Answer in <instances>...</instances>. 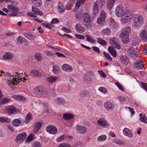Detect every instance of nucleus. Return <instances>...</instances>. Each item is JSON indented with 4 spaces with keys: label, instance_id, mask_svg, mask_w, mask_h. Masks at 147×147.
Instances as JSON below:
<instances>
[{
    "label": "nucleus",
    "instance_id": "f257e3e1",
    "mask_svg": "<svg viewBox=\"0 0 147 147\" xmlns=\"http://www.w3.org/2000/svg\"><path fill=\"white\" fill-rule=\"evenodd\" d=\"M131 29L129 27L125 28L123 30L120 34L123 42L125 44L127 43L129 41V35L131 32Z\"/></svg>",
    "mask_w": 147,
    "mask_h": 147
},
{
    "label": "nucleus",
    "instance_id": "f03ea898",
    "mask_svg": "<svg viewBox=\"0 0 147 147\" xmlns=\"http://www.w3.org/2000/svg\"><path fill=\"white\" fill-rule=\"evenodd\" d=\"M104 0H97L93 6V13L96 16L99 13V9L104 5Z\"/></svg>",
    "mask_w": 147,
    "mask_h": 147
},
{
    "label": "nucleus",
    "instance_id": "7ed1b4c3",
    "mask_svg": "<svg viewBox=\"0 0 147 147\" xmlns=\"http://www.w3.org/2000/svg\"><path fill=\"white\" fill-rule=\"evenodd\" d=\"M133 13L129 10L125 11V13L121 16V21L123 23H126L130 21L132 18Z\"/></svg>",
    "mask_w": 147,
    "mask_h": 147
},
{
    "label": "nucleus",
    "instance_id": "20e7f679",
    "mask_svg": "<svg viewBox=\"0 0 147 147\" xmlns=\"http://www.w3.org/2000/svg\"><path fill=\"white\" fill-rule=\"evenodd\" d=\"M133 26L135 27L140 28L143 23V18L139 15L134 16L132 19Z\"/></svg>",
    "mask_w": 147,
    "mask_h": 147
},
{
    "label": "nucleus",
    "instance_id": "39448f33",
    "mask_svg": "<svg viewBox=\"0 0 147 147\" xmlns=\"http://www.w3.org/2000/svg\"><path fill=\"white\" fill-rule=\"evenodd\" d=\"M83 24L87 28H90L91 26V21L88 13L85 12L82 16Z\"/></svg>",
    "mask_w": 147,
    "mask_h": 147
},
{
    "label": "nucleus",
    "instance_id": "423d86ee",
    "mask_svg": "<svg viewBox=\"0 0 147 147\" xmlns=\"http://www.w3.org/2000/svg\"><path fill=\"white\" fill-rule=\"evenodd\" d=\"M125 13L124 8L122 5L121 4L117 5L115 9L116 16L118 17H121Z\"/></svg>",
    "mask_w": 147,
    "mask_h": 147
},
{
    "label": "nucleus",
    "instance_id": "0eeeda50",
    "mask_svg": "<svg viewBox=\"0 0 147 147\" xmlns=\"http://www.w3.org/2000/svg\"><path fill=\"white\" fill-rule=\"evenodd\" d=\"M128 53L134 59H137L138 58V56L139 53L134 48H130L128 50Z\"/></svg>",
    "mask_w": 147,
    "mask_h": 147
},
{
    "label": "nucleus",
    "instance_id": "6e6552de",
    "mask_svg": "<svg viewBox=\"0 0 147 147\" xmlns=\"http://www.w3.org/2000/svg\"><path fill=\"white\" fill-rule=\"evenodd\" d=\"M7 8L10 9L11 12V14L9 15L11 16H16L17 15V12L19 10V9L18 7L11 5H8Z\"/></svg>",
    "mask_w": 147,
    "mask_h": 147
},
{
    "label": "nucleus",
    "instance_id": "1a4fd4ad",
    "mask_svg": "<svg viewBox=\"0 0 147 147\" xmlns=\"http://www.w3.org/2000/svg\"><path fill=\"white\" fill-rule=\"evenodd\" d=\"M44 88L41 86H38L34 89V93L35 94L37 95H41L44 93Z\"/></svg>",
    "mask_w": 147,
    "mask_h": 147
},
{
    "label": "nucleus",
    "instance_id": "9d476101",
    "mask_svg": "<svg viewBox=\"0 0 147 147\" xmlns=\"http://www.w3.org/2000/svg\"><path fill=\"white\" fill-rule=\"evenodd\" d=\"M47 131L50 134H55L57 132V128L54 125H48L46 129Z\"/></svg>",
    "mask_w": 147,
    "mask_h": 147
},
{
    "label": "nucleus",
    "instance_id": "9b49d317",
    "mask_svg": "<svg viewBox=\"0 0 147 147\" xmlns=\"http://www.w3.org/2000/svg\"><path fill=\"white\" fill-rule=\"evenodd\" d=\"M5 109L7 113L10 114H15L18 112L15 107L13 106H7Z\"/></svg>",
    "mask_w": 147,
    "mask_h": 147
},
{
    "label": "nucleus",
    "instance_id": "f8f14e48",
    "mask_svg": "<svg viewBox=\"0 0 147 147\" xmlns=\"http://www.w3.org/2000/svg\"><path fill=\"white\" fill-rule=\"evenodd\" d=\"M77 131L81 134H84L87 131V128L85 126H82L79 124H77L76 126Z\"/></svg>",
    "mask_w": 147,
    "mask_h": 147
},
{
    "label": "nucleus",
    "instance_id": "ddd939ff",
    "mask_svg": "<svg viewBox=\"0 0 147 147\" xmlns=\"http://www.w3.org/2000/svg\"><path fill=\"white\" fill-rule=\"evenodd\" d=\"M111 44L115 48L120 49L121 48L120 45L119 44L118 40L116 38H113L110 41Z\"/></svg>",
    "mask_w": 147,
    "mask_h": 147
},
{
    "label": "nucleus",
    "instance_id": "4468645a",
    "mask_svg": "<svg viewBox=\"0 0 147 147\" xmlns=\"http://www.w3.org/2000/svg\"><path fill=\"white\" fill-rule=\"evenodd\" d=\"M104 107L107 111L112 110L114 108L113 104L110 101H107L105 102L104 104Z\"/></svg>",
    "mask_w": 147,
    "mask_h": 147
},
{
    "label": "nucleus",
    "instance_id": "2eb2a0df",
    "mask_svg": "<svg viewBox=\"0 0 147 147\" xmlns=\"http://www.w3.org/2000/svg\"><path fill=\"white\" fill-rule=\"evenodd\" d=\"M123 133L124 135L129 138H131L133 136V134L131 131L127 128H125L123 130Z\"/></svg>",
    "mask_w": 147,
    "mask_h": 147
},
{
    "label": "nucleus",
    "instance_id": "dca6fc26",
    "mask_svg": "<svg viewBox=\"0 0 147 147\" xmlns=\"http://www.w3.org/2000/svg\"><path fill=\"white\" fill-rule=\"evenodd\" d=\"M141 40L144 42L147 41V32L145 30H142L140 34Z\"/></svg>",
    "mask_w": 147,
    "mask_h": 147
},
{
    "label": "nucleus",
    "instance_id": "f3484780",
    "mask_svg": "<svg viewBox=\"0 0 147 147\" xmlns=\"http://www.w3.org/2000/svg\"><path fill=\"white\" fill-rule=\"evenodd\" d=\"M97 124L99 125L102 126H109V125L107 122V121L105 119L101 118L97 121Z\"/></svg>",
    "mask_w": 147,
    "mask_h": 147
},
{
    "label": "nucleus",
    "instance_id": "a211bd4d",
    "mask_svg": "<svg viewBox=\"0 0 147 147\" xmlns=\"http://www.w3.org/2000/svg\"><path fill=\"white\" fill-rule=\"evenodd\" d=\"M26 133L24 132L18 135L16 139L18 142H22L26 138Z\"/></svg>",
    "mask_w": 147,
    "mask_h": 147
},
{
    "label": "nucleus",
    "instance_id": "6ab92c4d",
    "mask_svg": "<svg viewBox=\"0 0 147 147\" xmlns=\"http://www.w3.org/2000/svg\"><path fill=\"white\" fill-rule=\"evenodd\" d=\"M135 65L137 69H142L144 67V63L141 60L137 59Z\"/></svg>",
    "mask_w": 147,
    "mask_h": 147
},
{
    "label": "nucleus",
    "instance_id": "aec40b11",
    "mask_svg": "<svg viewBox=\"0 0 147 147\" xmlns=\"http://www.w3.org/2000/svg\"><path fill=\"white\" fill-rule=\"evenodd\" d=\"M62 68L64 71L67 72H71L73 70L72 66L67 64H64L62 65Z\"/></svg>",
    "mask_w": 147,
    "mask_h": 147
},
{
    "label": "nucleus",
    "instance_id": "412c9836",
    "mask_svg": "<svg viewBox=\"0 0 147 147\" xmlns=\"http://www.w3.org/2000/svg\"><path fill=\"white\" fill-rule=\"evenodd\" d=\"M75 28L76 31L80 33H82L84 31V28L79 24H76Z\"/></svg>",
    "mask_w": 147,
    "mask_h": 147
},
{
    "label": "nucleus",
    "instance_id": "4be33fe9",
    "mask_svg": "<svg viewBox=\"0 0 147 147\" xmlns=\"http://www.w3.org/2000/svg\"><path fill=\"white\" fill-rule=\"evenodd\" d=\"M116 0H108L107 3V8L109 10H111Z\"/></svg>",
    "mask_w": 147,
    "mask_h": 147
},
{
    "label": "nucleus",
    "instance_id": "5701e85b",
    "mask_svg": "<svg viewBox=\"0 0 147 147\" xmlns=\"http://www.w3.org/2000/svg\"><path fill=\"white\" fill-rule=\"evenodd\" d=\"M108 50L111 54L114 57H116L117 56V52L114 47L109 46L108 47Z\"/></svg>",
    "mask_w": 147,
    "mask_h": 147
},
{
    "label": "nucleus",
    "instance_id": "b1692460",
    "mask_svg": "<svg viewBox=\"0 0 147 147\" xmlns=\"http://www.w3.org/2000/svg\"><path fill=\"white\" fill-rule=\"evenodd\" d=\"M32 11L34 13L38 15L42 16L43 14V13L41 11L34 6H32Z\"/></svg>",
    "mask_w": 147,
    "mask_h": 147
},
{
    "label": "nucleus",
    "instance_id": "393cba45",
    "mask_svg": "<svg viewBox=\"0 0 147 147\" xmlns=\"http://www.w3.org/2000/svg\"><path fill=\"white\" fill-rule=\"evenodd\" d=\"M21 121L20 119H15L12 121L13 125L15 127L19 126L21 124Z\"/></svg>",
    "mask_w": 147,
    "mask_h": 147
},
{
    "label": "nucleus",
    "instance_id": "a878e982",
    "mask_svg": "<svg viewBox=\"0 0 147 147\" xmlns=\"http://www.w3.org/2000/svg\"><path fill=\"white\" fill-rule=\"evenodd\" d=\"M74 117V115L71 113H65L63 116V119L65 120H70L72 119Z\"/></svg>",
    "mask_w": 147,
    "mask_h": 147
},
{
    "label": "nucleus",
    "instance_id": "bb28decb",
    "mask_svg": "<svg viewBox=\"0 0 147 147\" xmlns=\"http://www.w3.org/2000/svg\"><path fill=\"white\" fill-rule=\"evenodd\" d=\"M30 73L33 76L40 77L42 75L38 71L35 69L32 70Z\"/></svg>",
    "mask_w": 147,
    "mask_h": 147
},
{
    "label": "nucleus",
    "instance_id": "cd10ccee",
    "mask_svg": "<svg viewBox=\"0 0 147 147\" xmlns=\"http://www.w3.org/2000/svg\"><path fill=\"white\" fill-rule=\"evenodd\" d=\"M17 42L18 43L20 44L23 42H25L27 45H28V41L21 36H19L18 37Z\"/></svg>",
    "mask_w": 147,
    "mask_h": 147
},
{
    "label": "nucleus",
    "instance_id": "c85d7f7f",
    "mask_svg": "<svg viewBox=\"0 0 147 147\" xmlns=\"http://www.w3.org/2000/svg\"><path fill=\"white\" fill-rule=\"evenodd\" d=\"M13 57V55L11 53L6 52L3 56V59L4 60L9 59H11Z\"/></svg>",
    "mask_w": 147,
    "mask_h": 147
},
{
    "label": "nucleus",
    "instance_id": "c756f323",
    "mask_svg": "<svg viewBox=\"0 0 147 147\" xmlns=\"http://www.w3.org/2000/svg\"><path fill=\"white\" fill-rule=\"evenodd\" d=\"M140 120V121L145 123H147V118L145 115H143L142 113H140L139 115Z\"/></svg>",
    "mask_w": 147,
    "mask_h": 147
},
{
    "label": "nucleus",
    "instance_id": "7c9ffc66",
    "mask_svg": "<svg viewBox=\"0 0 147 147\" xmlns=\"http://www.w3.org/2000/svg\"><path fill=\"white\" fill-rule=\"evenodd\" d=\"M120 59L122 63L125 65H127L128 62V59L126 56H122L120 57Z\"/></svg>",
    "mask_w": 147,
    "mask_h": 147
},
{
    "label": "nucleus",
    "instance_id": "2f4dec72",
    "mask_svg": "<svg viewBox=\"0 0 147 147\" xmlns=\"http://www.w3.org/2000/svg\"><path fill=\"white\" fill-rule=\"evenodd\" d=\"M57 8L58 11L60 13H62L64 11L65 8L64 6L61 3H59L57 6Z\"/></svg>",
    "mask_w": 147,
    "mask_h": 147
},
{
    "label": "nucleus",
    "instance_id": "473e14b6",
    "mask_svg": "<svg viewBox=\"0 0 147 147\" xmlns=\"http://www.w3.org/2000/svg\"><path fill=\"white\" fill-rule=\"evenodd\" d=\"M42 125V123L40 122H38L35 124V128L34 130V131L36 133L38 130L40 129Z\"/></svg>",
    "mask_w": 147,
    "mask_h": 147
},
{
    "label": "nucleus",
    "instance_id": "72a5a7b5",
    "mask_svg": "<svg viewBox=\"0 0 147 147\" xmlns=\"http://www.w3.org/2000/svg\"><path fill=\"white\" fill-rule=\"evenodd\" d=\"M58 80V78L56 76H49L47 78V81L50 83H52L56 82Z\"/></svg>",
    "mask_w": 147,
    "mask_h": 147
},
{
    "label": "nucleus",
    "instance_id": "f704fd0d",
    "mask_svg": "<svg viewBox=\"0 0 147 147\" xmlns=\"http://www.w3.org/2000/svg\"><path fill=\"white\" fill-rule=\"evenodd\" d=\"M32 118V115L30 113H29L25 117V120L24 123H28L29 122Z\"/></svg>",
    "mask_w": 147,
    "mask_h": 147
},
{
    "label": "nucleus",
    "instance_id": "c9c22d12",
    "mask_svg": "<svg viewBox=\"0 0 147 147\" xmlns=\"http://www.w3.org/2000/svg\"><path fill=\"white\" fill-rule=\"evenodd\" d=\"M55 101L56 103L60 105H64L66 103L65 101L63 98H57L55 100Z\"/></svg>",
    "mask_w": 147,
    "mask_h": 147
},
{
    "label": "nucleus",
    "instance_id": "e433bc0d",
    "mask_svg": "<svg viewBox=\"0 0 147 147\" xmlns=\"http://www.w3.org/2000/svg\"><path fill=\"white\" fill-rule=\"evenodd\" d=\"M11 121L9 118L5 117H0V122L2 123H10Z\"/></svg>",
    "mask_w": 147,
    "mask_h": 147
},
{
    "label": "nucleus",
    "instance_id": "4c0bfd02",
    "mask_svg": "<svg viewBox=\"0 0 147 147\" xmlns=\"http://www.w3.org/2000/svg\"><path fill=\"white\" fill-rule=\"evenodd\" d=\"M13 98L16 100H19L22 101H24L25 100V98L20 95H14L13 96Z\"/></svg>",
    "mask_w": 147,
    "mask_h": 147
},
{
    "label": "nucleus",
    "instance_id": "58836bf2",
    "mask_svg": "<svg viewBox=\"0 0 147 147\" xmlns=\"http://www.w3.org/2000/svg\"><path fill=\"white\" fill-rule=\"evenodd\" d=\"M85 36L87 39V40L89 42L93 43H95L96 42L95 40L92 38V37L88 35H85Z\"/></svg>",
    "mask_w": 147,
    "mask_h": 147
},
{
    "label": "nucleus",
    "instance_id": "ea45409f",
    "mask_svg": "<svg viewBox=\"0 0 147 147\" xmlns=\"http://www.w3.org/2000/svg\"><path fill=\"white\" fill-rule=\"evenodd\" d=\"M82 0H78L74 10H78V8L82 5Z\"/></svg>",
    "mask_w": 147,
    "mask_h": 147
},
{
    "label": "nucleus",
    "instance_id": "a19ab883",
    "mask_svg": "<svg viewBox=\"0 0 147 147\" xmlns=\"http://www.w3.org/2000/svg\"><path fill=\"white\" fill-rule=\"evenodd\" d=\"M107 138L106 136L103 135L99 136L97 138V140L99 142H102L106 140Z\"/></svg>",
    "mask_w": 147,
    "mask_h": 147
},
{
    "label": "nucleus",
    "instance_id": "79ce46f5",
    "mask_svg": "<svg viewBox=\"0 0 147 147\" xmlns=\"http://www.w3.org/2000/svg\"><path fill=\"white\" fill-rule=\"evenodd\" d=\"M60 67L57 65H55L53 67V71L56 74H58L60 71Z\"/></svg>",
    "mask_w": 147,
    "mask_h": 147
},
{
    "label": "nucleus",
    "instance_id": "37998d69",
    "mask_svg": "<svg viewBox=\"0 0 147 147\" xmlns=\"http://www.w3.org/2000/svg\"><path fill=\"white\" fill-rule=\"evenodd\" d=\"M103 35H109L111 33V31L109 28H106L103 30L102 32Z\"/></svg>",
    "mask_w": 147,
    "mask_h": 147
},
{
    "label": "nucleus",
    "instance_id": "c03bdc74",
    "mask_svg": "<svg viewBox=\"0 0 147 147\" xmlns=\"http://www.w3.org/2000/svg\"><path fill=\"white\" fill-rule=\"evenodd\" d=\"M35 58L37 61H40L42 59L41 54L38 53H36L35 55Z\"/></svg>",
    "mask_w": 147,
    "mask_h": 147
},
{
    "label": "nucleus",
    "instance_id": "a18cd8bd",
    "mask_svg": "<svg viewBox=\"0 0 147 147\" xmlns=\"http://www.w3.org/2000/svg\"><path fill=\"white\" fill-rule=\"evenodd\" d=\"M26 36L28 39L30 40H34L36 38L35 35H34L30 33L26 34Z\"/></svg>",
    "mask_w": 147,
    "mask_h": 147
},
{
    "label": "nucleus",
    "instance_id": "49530a36",
    "mask_svg": "<svg viewBox=\"0 0 147 147\" xmlns=\"http://www.w3.org/2000/svg\"><path fill=\"white\" fill-rule=\"evenodd\" d=\"M82 16V13L80 11L77 12L75 14L76 19L78 20L81 19Z\"/></svg>",
    "mask_w": 147,
    "mask_h": 147
},
{
    "label": "nucleus",
    "instance_id": "de8ad7c7",
    "mask_svg": "<svg viewBox=\"0 0 147 147\" xmlns=\"http://www.w3.org/2000/svg\"><path fill=\"white\" fill-rule=\"evenodd\" d=\"M9 100V99L8 98H3L0 101V105H4L8 102Z\"/></svg>",
    "mask_w": 147,
    "mask_h": 147
},
{
    "label": "nucleus",
    "instance_id": "09e8293b",
    "mask_svg": "<svg viewBox=\"0 0 147 147\" xmlns=\"http://www.w3.org/2000/svg\"><path fill=\"white\" fill-rule=\"evenodd\" d=\"M32 3L36 6H40L42 5V2L40 0H39L38 1L33 0Z\"/></svg>",
    "mask_w": 147,
    "mask_h": 147
},
{
    "label": "nucleus",
    "instance_id": "8fccbe9b",
    "mask_svg": "<svg viewBox=\"0 0 147 147\" xmlns=\"http://www.w3.org/2000/svg\"><path fill=\"white\" fill-rule=\"evenodd\" d=\"M103 53L104 55L107 59L109 60L110 61H112V59L109 54L108 53L105 52H104Z\"/></svg>",
    "mask_w": 147,
    "mask_h": 147
},
{
    "label": "nucleus",
    "instance_id": "3c124183",
    "mask_svg": "<svg viewBox=\"0 0 147 147\" xmlns=\"http://www.w3.org/2000/svg\"><path fill=\"white\" fill-rule=\"evenodd\" d=\"M97 41L99 44L101 45H106L107 44V42L105 40L100 38H97Z\"/></svg>",
    "mask_w": 147,
    "mask_h": 147
},
{
    "label": "nucleus",
    "instance_id": "603ef678",
    "mask_svg": "<svg viewBox=\"0 0 147 147\" xmlns=\"http://www.w3.org/2000/svg\"><path fill=\"white\" fill-rule=\"evenodd\" d=\"M105 20V18L104 17H101L99 16L97 19V22L98 24H100L103 22Z\"/></svg>",
    "mask_w": 147,
    "mask_h": 147
},
{
    "label": "nucleus",
    "instance_id": "864d4df0",
    "mask_svg": "<svg viewBox=\"0 0 147 147\" xmlns=\"http://www.w3.org/2000/svg\"><path fill=\"white\" fill-rule=\"evenodd\" d=\"M115 85L117 87L122 91H124V89L122 85L118 82H116L115 83Z\"/></svg>",
    "mask_w": 147,
    "mask_h": 147
},
{
    "label": "nucleus",
    "instance_id": "5fc2aeb1",
    "mask_svg": "<svg viewBox=\"0 0 147 147\" xmlns=\"http://www.w3.org/2000/svg\"><path fill=\"white\" fill-rule=\"evenodd\" d=\"M98 90L101 92L105 94L107 93V91L106 89L105 88L102 87H101L99 88L98 89Z\"/></svg>",
    "mask_w": 147,
    "mask_h": 147
},
{
    "label": "nucleus",
    "instance_id": "6e6d98bb",
    "mask_svg": "<svg viewBox=\"0 0 147 147\" xmlns=\"http://www.w3.org/2000/svg\"><path fill=\"white\" fill-rule=\"evenodd\" d=\"M7 83L10 86H13L15 84L17 85V83H15V82H14V81H13V80L12 81L11 80H7Z\"/></svg>",
    "mask_w": 147,
    "mask_h": 147
},
{
    "label": "nucleus",
    "instance_id": "4d7b16f0",
    "mask_svg": "<svg viewBox=\"0 0 147 147\" xmlns=\"http://www.w3.org/2000/svg\"><path fill=\"white\" fill-rule=\"evenodd\" d=\"M58 147H72V146L68 143H63L60 144Z\"/></svg>",
    "mask_w": 147,
    "mask_h": 147
},
{
    "label": "nucleus",
    "instance_id": "13d9d810",
    "mask_svg": "<svg viewBox=\"0 0 147 147\" xmlns=\"http://www.w3.org/2000/svg\"><path fill=\"white\" fill-rule=\"evenodd\" d=\"M34 139V135L32 134H30L27 138L26 141L30 142Z\"/></svg>",
    "mask_w": 147,
    "mask_h": 147
},
{
    "label": "nucleus",
    "instance_id": "bf43d9fd",
    "mask_svg": "<svg viewBox=\"0 0 147 147\" xmlns=\"http://www.w3.org/2000/svg\"><path fill=\"white\" fill-rule=\"evenodd\" d=\"M33 147H41V144L38 142L36 141L34 142L32 144Z\"/></svg>",
    "mask_w": 147,
    "mask_h": 147
},
{
    "label": "nucleus",
    "instance_id": "052dcab7",
    "mask_svg": "<svg viewBox=\"0 0 147 147\" xmlns=\"http://www.w3.org/2000/svg\"><path fill=\"white\" fill-rule=\"evenodd\" d=\"M61 29L64 32L68 33H71V31L70 29L66 27H63Z\"/></svg>",
    "mask_w": 147,
    "mask_h": 147
},
{
    "label": "nucleus",
    "instance_id": "680f3d73",
    "mask_svg": "<svg viewBox=\"0 0 147 147\" xmlns=\"http://www.w3.org/2000/svg\"><path fill=\"white\" fill-rule=\"evenodd\" d=\"M1 71V74H4V75L5 76H12V77H15L16 76V75H12L10 73H9L8 72H4L2 70Z\"/></svg>",
    "mask_w": 147,
    "mask_h": 147
},
{
    "label": "nucleus",
    "instance_id": "e2e57ef3",
    "mask_svg": "<svg viewBox=\"0 0 147 147\" xmlns=\"http://www.w3.org/2000/svg\"><path fill=\"white\" fill-rule=\"evenodd\" d=\"M115 142L119 145H122L123 144V142L119 139H117L115 140Z\"/></svg>",
    "mask_w": 147,
    "mask_h": 147
},
{
    "label": "nucleus",
    "instance_id": "0e129e2a",
    "mask_svg": "<svg viewBox=\"0 0 147 147\" xmlns=\"http://www.w3.org/2000/svg\"><path fill=\"white\" fill-rule=\"evenodd\" d=\"M23 80V79L19 78H15L13 79V81H14V82H16L17 83L19 82L20 81H22Z\"/></svg>",
    "mask_w": 147,
    "mask_h": 147
},
{
    "label": "nucleus",
    "instance_id": "69168bd1",
    "mask_svg": "<svg viewBox=\"0 0 147 147\" xmlns=\"http://www.w3.org/2000/svg\"><path fill=\"white\" fill-rule=\"evenodd\" d=\"M98 72L102 78H105L106 77V75L105 73L101 70L98 71Z\"/></svg>",
    "mask_w": 147,
    "mask_h": 147
},
{
    "label": "nucleus",
    "instance_id": "338daca9",
    "mask_svg": "<svg viewBox=\"0 0 147 147\" xmlns=\"http://www.w3.org/2000/svg\"><path fill=\"white\" fill-rule=\"evenodd\" d=\"M75 36L78 39H84L85 37L83 35H80L79 34H76L75 35Z\"/></svg>",
    "mask_w": 147,
    "mask_h": 147
},
{
    "label": "nucleus",
    "instance_id": "774afa93",
    "mask_svg": "<svg viewBox=\"0 0 147 147\" xmlns=\"http://www.w3.org/2000/svg\"><path fill=\"white\" fill-rule=\"evenodd\" d=\"M93 50L98 53H100V52L99 48L93 46L92 47Z\"/></svg>",
    "mask_w": 147,
    "mask_h": 147
}]
</instances>
